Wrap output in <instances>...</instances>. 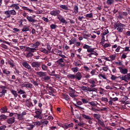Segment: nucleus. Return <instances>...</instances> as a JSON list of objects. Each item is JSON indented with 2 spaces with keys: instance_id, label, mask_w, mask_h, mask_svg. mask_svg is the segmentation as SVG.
<instances>
[{
  "instance_id": "a18cd8bd",
  "label": "nucleus",
  "mask_w": 130,
  "mask_h": 130,
  "mask_svg": "<svg viewBox=\"0 0 130 130\" xmlns=\"http://www.w3.org/2000/svg\"><path fill=\"white\" fill-rule=\"evenodd\" d=\"M72 71L74 72V73H77V72H78V67H76V68H72Z\"/></svg>"
},
{
  "instance_id": "f8f14e48",
  "label": "nucleus",
  "mask_w": 130,
  "mask_h": 130,
  "mask_svg": "<svg viewBox=\"0 0 130 130\" xmlns=\"http://www.w3.org/2000/svg\"><path fill=\"white\" fill-rule=\"evenodd\" d=\"M37 75L42 78V77H45L46 76V73L42 72H37Z\"/></svg>"
},
{
  "instance_id": "39448f33",
  "label": "nucleus",
  "mask_w": 130,
  "mask_h": 130,
  "mask_svg": "<svg viewBox=\"0 0 130 130\" xmlns=\"http://www.w3.org/2000/svg\"><path fill=\"white\" fill-rule=\"evenodd\" d=\"M123 16L126 17V16H127V13L126 12H122V13L119 14L118 18V19H120V20H121V19H123L124 18L123 17Z\"/></svg>"
},
{
  "instance_id": "dca6fc26",
  "label": "nucleus",
  "mask_w": 130,
  "mask_h": 130,
  "mask_svg": "<svg viewBox=\"0 0 130 130\" xmlns=\"http://www.w3.org/2000/svg\"><path fill=\"white\" fill-rule=\"evenodd\" d=\"M5 15H6L5 18L6 19L8 18H10L11 17V13H10V10L5 12Z\"/></svg>"
},
{
  "instance_id": "72a5a7b5",
  "label": "nucleus",
  "mask_w": 130,
  "mask_h": 130,
  "mask_svg": "<svg viewBox=\"0 0 130 130\" xmlns=\"http://www.w3.org/2000/svg\"><path fill=\"white\" fill-rule=\"evenodd\" d=\"M42 69L43 70V71H46L47 70V66H46L45 64H42Z\"/></svg>"
},
{
  "instance_id": "774afa93",
  "label": "nucleus",
  "mask_w": 130,
  "mask_h": 130,
  "mask_svg": "<svg viewBox=\"0 0 130 130\" xmlns=\"http://www.w3.org/2000/svg\"><path fill=\"white\" fill-rule=\"evenodd\" d=\"M63 18L62 17V16L59 15L58 16V19L59 21H61L62 19H63Z\"/></svg>"
},
{
  "instance_id": "8fccbe9b",
  "label": "nucleus",
  "mask_w": 130,
  "mask_h": 130,
  "mask_svg": "<svg viewBox=\"0 0 130 130\" xmlns=\"http://www.w3.org/2000/svg\"><path fill=\"white\" fill-rule=\"evenodd\" d=\"M83 103H84V104H86V103H88V101H87V100L85 99H81Z\"/></svg>"
},
{
  "instance_id": "3c124183",
  "label": "nucleus",
  "mask_w": 130,
  "mask_h": 130,
  "mask_svg": "<svg viewBox=\"0 0 130 130\" xmlns=\"http://www.w3.org/2000/svg\"><path fill=\"white\" fill-rule=\"evenodd\" d=\"M47 48L49 51H50V50H51V46H50V45L47 44Z\"/></svg>"
},
{
  "instance_id": "0eeeda50",
  "label": "nucleus",
  "mask_w": 130,
  "mask_h": 130,
  "mask_svg": "<svg viewBox=\"0 0 130 130\" xmlns=\"http://www.w3.org/2000/svg\"><path fill=\"white\" fill-rule=\"evenodd\" d=\"M119 70H120V73L123 74V75H126V74H127L128 70L126 69H123L122 68L119 67Z\"/></svg>"
},
{
  "instance_id": "cd10ccee",
  "label": "nucleus",
  "mask_w": 130,
  "mask_h": 130,
  "mask_svg": "<svg viewBox=\"0 0 130 130\" xmlns=\"http://www.w3.org/2000/svg\"><path fill=\"white\" fill-rule=\"evenodd\" d=\"M62 95L63 98H64V99L66 100H67V101H69L70 99L69 98V95H66L63 93Z\"/></svg>"
},
{
  "instance_id": "680f3d73",
  "label": "nucleus",
  "mask_w": 130,
  "mask_h": 130,
  "mask_svg": "<svg viewBox=\"0 0 130 130\" xmlns=\"http://www.w3.org/2000/svg\"><path fill=\"white\" fill-rule=\"evenodd\" d=\"M102 101H105V102H108V99L106 98H102Z\"/></svg>"
},
{
  "instance_id": "ea45409f",
  "label": "nucleus",
  "mask_w": 130,
  "mask_h": 130,
  "mask_svg": "<svg viewBox=\"0 0 130 130\" xmlns=\"http://www.w3.org/2000/svg\"><path fill=\"white\" fill-rule=\"evenodd\" d=\"M57 62L58 64H61V63L63 62V59L62 58L59 59L57 61Z\"/></svg>"
},
{
  "instance_id": "e2e57ef3",
  "label": "nucleus",
  "mask_w": 130,
  "mask_h": 130,
  "mask_svg": "<svg viewBox=\"0 0 130 130\" xmlns=\"http://www.w3.org/2000/svg\"><path fill=\"white\" fill-rule=\"evenodd\" d=\"M7 109L6 108H4L3 109H1V111L3 113L7 112Z\"/></svg>"
},
{
  "instance_id": "6e6d98bb",
  "label": "nucleus",
  "mask_w": 130,
  "mask_h": 130,
  "mask_svg": "<svg viewBox=\"0 0 130 130\" xmlns=\"http://www.w3.org/2000/svg\"><path fill=\"white\" fill-rule=\"evenodd\" d=\"M6 127H7V126L2 125V126H0V129L1 130H5V129H6Z\"/></svg>"
},
{
  "instance_id": "bf43d9fd",
  "label": "nucleus",
  "mask_w": 130,
  "mask_h": 130,
  "mask_svg": "<svg viewBox=\"0 0 130 130\" xmlns=\"http://www.w3.org/2000/svg\"><path fill=\"white\" fill-rule=\"evenodd\" d=\"M41 52H43L44 53H48V51H47V50L45 49H44L43 50H41Z\"/></svg>"
},
{
  "instance_id": "c9c22d12",
  "label": "nucleus",
  "mask_w": 130,
  "mask_h": 130,
  "mask_svg": "<svg viewBox=\"0 0 130 130\" xmlns=\"http://www.w3.org/2000/svg\"><path fill=\"white\" fill-rule=\"evenodd\" d=\"M0 119H7V116L5 115H0Z\"/></svg>"
},
{
  "instance_id": "412c9836",
  "label": "nucleus",
  "mask_w": 130,
  "mask_h": 130,
  "mask_svg": "<svg viewBox=\"0 0 130 130\" xmlns=\"http://www.w3.org/2000/svg\"><path fill=\"white\" fill-rule=\"evenodd\" d=\"M9 12L10 13V15H13V16H15L16 12L15 10H9Z\"/></svg>"
},
{
  "instance_id": "20e7f679",
  "label": "nucleus",
  "mask_w": 130,
  "mask_h": 130,
  "mask_svg": "<svg viewBox=\"0 0 130 130\" xmlns=\"http://www.w3.org/2000/svg\"><path fill=\"white\" fill-rule=\"evenodd\" d=\"M59 13H60L59 10H53L50 12V15L54 16H58V15H59Z\"/></svg>"
},
{
  "instance_id": "7ed1b4c3",
  "label": "nucleus",
  "mask_w": 130,
  "mask_h": 130,
  "mask_svg": "<svg viewBox=\"0 0 130 130\" xmlns=\"http://www.w3.org/2000/svg\"><path fill=\"white\" fill-rule=\"evenodd\" d=\"M35 18V16H27L26 19L28 21V22H30V23H34V22H36V20L34 19Z\"/></svg>"
},
{
  "instance_id": "f257e3e1",
  "label": "nucleus",
  "mask_w": 130,
  "mask_h": 130,
  "mask_svg": "<svg viewBox=\"0 0 130 130\" xmlns=\"http://www.w3.org/2000/svg\"><path fill=\"white\" fill-rule=\"evenodd\" d=\"M40 45V43L39 42H37L35 44H31L30 45V47H26L27 48V50L29 51H31L32 52H35L36 50H37V48H38V46Z\"/></svg>"
},
{
  "instance_id": "f704fd0d",
  "label": "nucleus",
  "mask_w": 130,
  "mask_h": 130,
  "mask_svg": "<svg viewBox=\"0 0 130 130\" xmlns=\"http://www.w3.org/2000/svg\"><path fill=\"white\" fill-rule=\"evenodd\" d=\"M23 32H26L27 31H29V28L27 27V26H24L22 29Z\"/></svg>"
},
{
  "instance_id": "f03ea898",
  "label": "nucleus",
  "mask_w": 130,
  "mask_h": 130,
  "mask_svg": "<svg viewBox=\"0 0 130 130\" xmlns=\"http://www.w3.org/2000/svg\"><path fill=\"white\" fill-rule=\"evenodd\" d=\"M32 68H35V71H39L40 70V63L39 62H33L31 63Z\"/></svg>"
},
{
  "instance_id": "4d7b16f0",
  "label": "nucleus",
  "mask_w": 130,
  "mask_h": 130,
  "mask_svg": "<svg viewBox=\"0 0 130 130\" xmlns=\"http://www.w3.org/2000/svg\"><path fill=\"white\" fill-rule=\"evenodd\" d=\"M25 91L20 89L19 91H18V94H25Z\"/></svg>"
},
{
  "instance_id": "4468645a",
  "label": "nucleus",
  "mask_w": 130,
  "mask_h": 130,
  "mask_svg": "<svg viewBox=\"0 0 130 130\" xmlns=\"http://www.w3.org/2000/svg\"><path fill=\"white\" fill-rule=\"evenodd\" d=\"M22 64H23V67H24L26 69H28V70H30V71H31V66H30V65H29V64H28V63L23 62L22 63Z\"/></svg>"
},
{
  "instance_id": "f3484780",
  "label": "nucleus",
  "mask_w": 130,
  "mask_h": 130,
  "mask_svg": "<svg viewBox=\"0 0 130 130\" xmlns=\"http://www.w3.org/2000/svg\"><path fill=\"white\" fill-rule=\"evenodd\" d=\"M3 88H4V86L1 87V88L0 89V93H2V94L0 96H4V95H5V93H6V92H7V90L6 89H3Z\"/></svg>"
},
{
  "instance_id": "aec40b11",
  "label": "nucleus",
  "mask_w": 130,
  "mask_h": 130,
  "mask_svg": "<svg viewBox=\"0 0 130 130\" xmlns=\"http://www.w3.org/2000/svg\"><path fill=\"white\" fill-rule=\"evenodd\" d=\"M74 12L75 13V14H78V12L79 11V8L78 7V6L77 5H75L74 6Z\"/></svg>"
},
{
  "instance_id": "7c9ffc66",
  "label": "nucleus",
  "mask_w": 130,
  "mask_h": 130,
  "mask_svg": "<svg viewBox=\"0 0 130 130\" xmlns=\"http://www.w3.org/2000/svg\"><path fill=\"white\" fill-rule=\"evenodd\" d=\"M93 117L96 118V119H100L101 116L100 114H93Z\"/></svg>"
},
{
  "instance_id": "bb28decb",
  "label": "nucleus",
  "mask_w": 130,
  "mask_h": 130,
  "mask_svg": "<svg viewBox=\"0 0 130 130\" xmlns=\"http://www.w3.org/2000/svg\"><path fill=\"white\" fill-rule=\"evenodd\" d=\"M119 79H121L122 81H126V77H125V75L124 76H119Z\"/></svg>"
},
{
  "instance_id": "2f4dec72",
  "label": "nucleus",
  "mask_w": 130,
  "mask_h": 130,
  "mask_svg": "<svg viewBox=\"0 0 130 130\" xmlns=\"http://www.w3.org/2000/svg\"><path fill=\"white\" fill-rule=\"evenodd\" d=\"M117 30L118 31V32H122V31H123V27H117Z\"/></svg>"
},
{
  "instance_id": "79ce46f5",
  "label": "nucleus",
  "mask_w": 130,
  "mask_h": 130,
  "mask_svg": "<svg viewBox=\"0 0 130 130\" xmlns=\"http://www.w3.org/2000/svg\"><path fill=\"white\" fill-rule=\"evenodd\" d=\"M12 93L15 97H17V96H18V93H17V92L15 90H12Z\"/></svg>"
},
{
  "instance_id": "c756f323",
  "label": "nucleus",
  "mask_w": 130,
  "mask_h": 130,
  "mask_svg": "<svg viewBox=\"0 0 130 130\" xmlns=\"http://www.w3.org/2000/svg\"><path fill=\"white\" fill-rule=\"evenodd\" d=\"M33 127H34V125H27V129L31 130L33 129Z\"/></svg>"
},
{
  "instance_id": "0e129e2a",
  "label": "nucleus",
  "mask_w": 130,
  "mask_h": 130,
  "mask_svg": "<svg viewBox=\"0 0 130 130\" xmlns=\"http://www.w3.org/2000/svg\"><path fill=\"white\" fill-rule=\"evenodd\" d=\"M111 100H112V101H117V100H118V98H110Z\"/></svg>"
},
{
  "instance_id": "49530a36",
  "label": "nucleus",
  "mask_w": 130,
  "mask_h": 130,
  "mask_svg": "<svg viewBox=\"0 0 130 130\" xmlns=\"http://www.w3.org/2000/svg\"><path fill=\"white\" fill-rule=\"evenodd\" d=\"M24 128L25 127L24 126V125H21L19 127L17 128V130L24 129Z\"/></svg>"
},
{
  "instance_id": "c03bdc74",
  "label": "nucleus",
  "mask_w": 130,
  "mask_h": 130,
  "mask_svg": "<svg viewBox=\"0 0 130 130\" xmlns=\"http://www.w3.org/2000/svg\"><path fill=\"white\" fill-rule=\"evenodd\" d=\"M56 27H57V26L55 24H51L50 25V28H51V29H55L56 28Z\"/></svg>"
},
{
  "instance_id": "a211bd4d",
  "label": "nucleus",
  "mask_w": 130,
  "mask_h": 130,
  "mask_svg": "<svg viewBox=\"0 0 130 130\" xmlns=\"http://www.w3.org/2000/svg\"><path fill=\"white\" fill-rule=\"evenodd\" d=\"M75 76L73 75V74H69L67 75V78H68V79H75Z\"/></svg>"
},
{
  "instance_id": "37998d69",
  "label": "nucleus",
  "mask_w": 130,
  "mask_h": 130,
  "mask_svg": "<svg viewBox=\"0 0 130 130\" xmlns=\"http://www.w3.org/2000/svg\"><path fill=\"white\" fill-rule=\"evenodd\" d=\"M56 53H57V54H58V55H60V54L62 53V52L59 50H56Z\"/></svg>"
},
{
  "instance_id": "a19ab883",
  "label": "nucleus",
  "mask_w": 130,
  "mask_h": 130,
  "mask_svg": "<svg viewBox=\"0 0 130 130\" xmlns=\"http://www.w3.org/2000/svg\"><path fill=\"white\" fill-rule=\"evenodd\" d=\"M50 79V77L49 76H46V75L44 76V80L45 81H48V80H49Z\"/></svg>"
},
{
  "instance_id": "9b49d317",
  "label": "nucleus",
  "mask_w": 130,
  "mask_h": 130,
  "mask_svg": "<svg viewBox=\"0 0 130 130\" xmlns=\"http://www.w3.org/2000/svg\"><path fill=\"white\" fill-rule=\"evenodd\" d=\"M21 87H25V88H33V85L29 83V84H25L23 83L21 84Z\"/></svg>"
},
{
  "instance_id": "ddd939ff",
  "label": "nucleus",
  "mask_w": 130,
  "mask_h": 130,
  "mask_svg": "<svg viewBox=\"0 0 130 130\" xmlns=\"http://www.w3.org/2000/svg\"><path fill=\"white\" fill-rule=\"evenodd\" d=\"M19 4H12L11 6H9L10 8H14L15 10H20Z\"/></svg>"
},
{
  "instance_id": "393cba45",
  "label": "nucleus",
  "mask_w": 130,
  "mask_h": 130,
  "mask_svg": "<svg viewBox=\"0 0 130 130\" xmlns=\"http://www.w3.org/2000/svg\"><path fill=\"white\" fill-rule=\"evenodd\" d=\"M113 3H114V1H113V0H107V5H112V4H113Z\"/></svg>"
},
{
  "instance_id": "5fc2aeb1",
  "label": "nucleus",
  "mask_w": 130,
  "mask_h": 130,
  "mask_svg": "<svg viewBox=\"0 0 130 130\" xmlns=\"http://www.w3.org/2000/svg\"><path fill=\"white\" fill-rule=\"evenodd\" d=\"M4 74H6V75H10L11 74V72L10 71H7L6 70L3 71Z\"/></svg>"
},
{
  "instance_id": "473e14b6",
  "label": "nucleus",
  "mask_w": 130,
  "mask_h": 130,
  "mask_svg": "<svg viewBox=\"0 0 130 130\" xmlns=\"http://www.w3.org/2000/svg\"><path fill=\"white\" fill-rule=\"evenodd\" d=\"M99 77L100 78L101 77L102 78H103V79H104L105 80H106V79H107V78H106V76L102 74H100L99 75Z\"/></svg>"
},
{
  "instance_id": "c85d7f7f",
  "label": "nucleus",
  "mask_w": 130,
  "mask_h": 130,
  "mask_svg": "<svg viewBox=\"0 0 130 130\" xmlns=\"http://www.w3.org/2000/svg\"><path fill=\"white\" fill-rule=\"evenodd\" d=\"M92 55H98V53H96V52H93V53L89 54L88 56H89V57H93Z\"/></svg>"
},
{
  "instance_id": "052dcab7",
  "label": "nucleus",
  "mask_w": 130,
  "mask_h": 130,
  "mask_svg": "<svg viewBox=\"0 0 130 130\" xmlns=\"http://www.w3.org/2000/svg\"><path fill=\"white\" fill-rule=\"evenodd\" d=\"M1 47H3V48H5V49L8 48V46L4 44H1Z\"/></svg>"
},
{
  "instance_id": "9d476101",
  "label": "nucleus",
  "mask_w": 130,
  "mask_h": 130,
  "mask_svg": "<svg viewBox=\"0 0 130 130\" xmlns=\"http://www.w3.org/2000/svg\"><path fill=\"white\" fill-rule=\"evenodd\" d=\"M75 78L76 79V80H78V81H80L81 79H82V74H81V73L78 72L76 73V74L75 75Z\"/></svg>"
},
{
  "instance_id": "e433bc0d",
  "label": "nucleus",
  "mask_w": 130,
  "mask_h": 130,
  "mask_svg": "<svg viewBox=\"0 0 130 130\" xmlns=\"http://www.w3.org/2000/svg\"><path fill=\"white\" fill-rule=\"evenodd\" d=\"M18 119H19V120H22V119L24 118L23 115L22 114L18 115Z\"/></svg>"
},
{
  "instance_id": "4be33fe9",
  "label": "nucleus",
  "mask_w": 130,
  "mask_h": 130,
  "mask_svg": "<svg viewBox=\"0 0 130 130\" xmlns=\"http://www.w3.org/2000/svg\"><path fill=\"white\" fill-rule=\"evenodd\" d=\"M69 96L72 98H75V97H77V95L75 94V92H70L69 93Z\"/></svg>"
},
{
  "instance_id": "338daca9",
  "label": "nucleus",
  "mask_w": 130,
  "mask_h": 130,
  "mask_svg": "<svg viewBox=\"0 0 130 130\" xmlns=\"http://www.w3.org/2000/svg\"><path fill=\"white\" fill-rule=\"evenodd\" d=\"M34 125H37V126L40 125V122L39 121L35 122L34 123Z\"/></svg>"
},
{
  "instance_id": "69168bd1",
  "label": "nucleus",
  "mask_w": 130,
  "mask_h": 130,
  "mask_svg": "<svg viewBox=\"0 0 130 130\" xmlns=\"http://www.w3.org/2000/svg\"><path fill=\"white\" fill-rule=\"evenodd\" d=\"M43 20L45 21V22H46V23L49 22V20L47 19V18L43 17Z\"/></svg>"
},
{
  "instance_id": "6ab92c4d",
  "label": "nucleus",
  "mask_w": 130,
  "mask_h": 130,
  "mask_svg": "<svg viewBox=\"0 0 130 130\" xmlns=\"http://www.w3.org/2000/svg\"><path fill=\"white\" fill-rule=\"evenodd\" d=\"M26 103H28L27 107H33V104L30 102H29L28 100H26Z\"/></svg>"
},
{
  "instance_id": "6e6552de",
  "label": "nucleus",
  "mask_w": 130,
  "mask_h": 130,
  "mask_svg": "<svg viewBox=\"0 0 130 130\" xmlns=\"http://www.w3.org/2000/svg\"><path fill=\"white\" fill-rule=\"evenodd\" d=\"M25 51H27V53H26V56L27 57H30L31 56H33V53L35 52H31L28 50V48H26V49L25 50Z\"/></svg>"
},
{
  "instance_id": "b1692460",
  "label": "nucleus",
  "mask_w": 130,
  "mask_h": 130,
  "mask_svg": "<svg viewBox=\"0 0 130 130\" xmlns=\"http://www.w3.org/2000/svg\"><path fill=\"white\" fill-rule=\"evenodd\" d=\"M60 8H61V9H63V10H66V11L69 10V8L66 5H61L60 6Z\"/></svg>"
},
{
  "instance_id": "423d86ee",
  "label": "nucleus",
  "mask_w": 130,
  "mask_h": 130,
  "mask_svg": "<svg viewBox=\"0 0 130 130\" xmlns=\"http://www.w3.org/2000/svg\"><path fill=\"white\" fill-rule=\"evenodd\" d=\"M119 27H125V25L122 24L121 23L118 21L115 24V29H116V28Z\"/></svg>"
},
{
  "instance_id": "13d9d810",
  "label": "nucleus",
  "mask_w": 130,
  "mask_h": 130,
  "mask_svg": "<svg viewBox=\"0 0 130 130\" xmlns=\"http://www.w3.org/2000/svg\"><path fill=\"white\" fill-rule=\"evenodd\" d=\"M103 70L104 71V72H107V71H108V67L107 66L103 67Z\"/></svg>"
},
{
  "instance_id": "603ef678",
  "label": "nucleus",
  "mask_w": 130,
  "mask_h": 130,
  "mask_svg": "<svg viewBox=\"0 0 130 130\" xmlns=\"http://www.w3.org/2000/svg\"><path fill=\"white\" fill-rule=\"evenodd\" d=\"M88 52H94V48H89L87 49Z\"/></svg>"
},
{
  "instance_id": "de8ad7c7",
  "label": "nucleus",
  "mask_w": 130,
  "mask_h": 130,
  "mask_svg": "<svg viewBox=\"0 0 130 130\" xmlns=\"http://www.w3.org/2000/svg\"><path fill=\"white\" fill-rule=\"evenodd\" d=\"M60 22L63 23V24H68V21L64 20V18L62 19L61 20H60Z\"/></svg>"
},
{
  "instance_id": "2eb2a0df",
  "label": "nucleus",
  "mask_w": 130,
  "mask_h": 130,
  "mask_svg": "<svg viewBox=\"0 0 130 130\" xmlns=\"http://www.w3.org/2000/svg\"><path fill=\"white\" fill-rule=\"evenodd\" d=\"M115 57H116V56L112 55L110 56L109 58H106V60H108V61H110V60H114L115 59Z\"/></svg>"
},
{
  "instance_id": "1a4fd4ad",
  "label": "nucleus",
  "mask_w": 130,
  "mask_h": 130,
  "mask_svg": "<svg viewBox=\"0 0 130 130\" xmlns=\"http://www.w3.org/2000/svg\"><path fill=\"white\" fill-rule=\"evenodd\" d=\"M7 122V123H9V124H13V123L15 122V117H13L8 119Z\"/></svg>"
},
{
  "instance_id": "864d4df0",
  "label": "nucleus",
  "mask_w": 130,
  "mask_h": 130,
  "mask_svg": "<svg viewBox=\"0 0 130 130\" xmlns=\"http://www.w3.org/2000/svg\"><path fill=\"white\" fill-rule=\"evenodd\" d=\"M69 91L70 93H75V92H76V90L73 89V88H72L71 87L69 88Z\"/></svg>"
},
{
  "instance_id": "4c0bfd02",
  "label": "nucleus",
  "mask_w": 130,
  "mask_h": 130,
  "mask_svg": "<svg viewBox=\"0 0 130 130\" xmlns=\"http://www.w3.org/2000/svg\"><path fill=\"white\" fill-rule=\"evenodd\" d=\"M80 89L82 90V91H87V87L86 86H82L80 87Z\"/></svg>"
},
{
  "instance_id": "58836bf2",
  "label": "nucleus",
  "mask_w": 130,
  "mask_h": 130,
  "mask_svg": "<svg viewBox=\"0 0 130 130\" xmlns=\"http://www.w3.org/2000/svg\"><path fill=\"white\" fill-rule=\"evenodd\" d=\"M86 18H93V14L92 13H90L86 15Z\"/></svg>"
},
{
  "instance_id": "09e8293b",
  "label": "nucleus",
  "mask_w": 130,
  "mask_h": 130,
  "mask_svg": "<svg viewBox=\"0 0 130 130\" xmlns=\"http://www.w3.org/2000/svg\"><path fill=\"white\" fill-rule=\"evenodd\" d=\"M125 77H126V80L130 81V73L127 74Z\"/></svg>"
},
{
  "instance_id": "a878e982",
  "label": "nucleus",
  "mask_w": 130,
  "mask_h": 130,
  "mask_svg": "<svg viewBox=\"0 0 130 130\" xmlns=\"http://www.w3.org/2000/svg\"><path fill=\"white\" fill-rule=\"evenodd\" d=\"M82 117L85 118V119H92V118L90 117V116H87L85 114H82Z\"/></svg>"
},
{
  "instance_id": "5701e85b",
  "label": "nucleus",
  "mask_w": 130,
  "mask_h": 130,
  "mask_svg": "<svg viewBox=\"0 0 130 130\" xmlns=\"http://www.w3.org/2000/svg\"><path fill=\"white\" fill-rule=\"evenodd\" d=\"M76 41H77V40H76V39H71L69 42H70V45H72V44H74V43H75V42H76Z\"/></svg>"
}]
</instances>
